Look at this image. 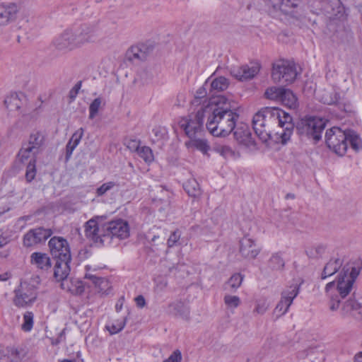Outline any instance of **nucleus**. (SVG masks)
Here are the masks:
<instances>
[{"label": "nucleus", "mask_w": 362, "mask_h": 362, "mask_svg": "<svg viewBox=\"0 0 362 362\" xmlns=\"http://www.w3.org/2000/svg\"><path fill=\"white\" fill-rule=\"evenodd\" d=\"M24 358L23 350L8 346L0 351V362H20Z\"/></svg>", "instance_id": "nucleus-22"}, {"label": "nucleus", "mask_w": 362, "mask_h": 362, "mask_svg": "<svg viewBox=\"0 0 362 362\" xmlns=\"http://www.w3.org/2000/svg\"><path fill=\"white\" fill-rule=\"evenodd\" d=\"M285 266V262L280 252L274 253L268 261V267L273 271H281Z\"/></svg>", "instance_id": "nucleus-32"}, {"label": "nucleus", "mask_w": 362, "mask_h": 362, "mask_svg": "<svg viewBox=\"0 0 362 362\" xmlns=\"http://www.w3.org/2000/svg\"><path fill=\"white\" fill-rule=\"evenodd\" d=\"M153 229H154V228H152V229H151V230H150L146 233V240H147L148 241H149V242H155V241H156V240L157 238H159V236H158V235H155V234H153V235L152 234L153 233L151 232V230H153Z\"/></svg>", "instance_id": "nucleus-60"}, {"label": "nucleus", "mask_w": 362, "mask_h": 362, "mask_svg": "<svg viewBox=\"0 0 362 362\" xmlns=\"http://www.w3.org/2000/svg\"><path fill=\"white\" fill-rule=\"evenodd\" d=\"M23 144L40 153L45 144V136L42 132L33 130L30 134L28 140Z\"/></svg>", "instance_id": "nucleus-21"}, {"label": "nucleus", "mask_w": 362, "mask_h": 362, "mask_svg": "<svg viewBox=\"0 0 362 362\" xmlns=\"http://www.w3.org/2000/svg\"><path fill=\"white\" fill-rule=\"evenodd\" d=\"M39 153L32 148L22 144L21 148L17 154L18 160L23 164H27L25 179L29 182L34 180L36 175L37 156Z\"/></svg>", "instance_id": "nucleus-9"}, {"label": "nucleus", "mask_w": 362, "mask_h": 362, "mask_svg": "<svg viewBox=\"0 0 362 362\" xmlns=\"http://www.w3.org/2000/svg\"><path fill=\"white\" fill-rule=\"evenodd\" d=\"M299 287L297 284H293L281 292V300L274 308V313L277 316H281L288 312L293 300L299 293Z\"/></svg>", "instance_id": "nucleus-11"}, {"label": "nucleus", "mask_w": 362, "mask_h": 362, "mask_svg": "<svg viewBox=\"0 0 362 362\" xmlns=\"http://www.w3.org/2000/svg\"><path fill=\"white\" fill-rule=\"evenodd\" d=\"M341 2L339 0H322V7L325 12L331 13V11H334V6H338V8L340 9Z\"/></svg>", "instance_id": "nucleus-49"}, {"label": "nucleus", "mask_w": 362, "mask_h": 362, "mask_svg": "<svg viewBox=\"0 0 362 362\" xmlns=\"http://www.w3.org/2000/svg\"><path fill=\"white\" fill-rule=\"evenodd\" d=\"M14 294L13 303L18 308H26L32 305L37 297L35 288L27 283H21L14 290Z\"/></svg>", "instance_id": "nucleus-10"}, {"label": "nucleus", "mask_w": 362, "mask_h": 362, "mask_svg": "<svg viewBox=\"0 0 362 362\" xmlns=\"http://www.w3.org/2000/svg\"><path fill=\"white\" fill-rule=\"evenodd\" d=\"M136 151L141 158H142L145 162L151 163L153 160V154L152 150L148 146H136Z\"/></svg>", "instance_id": "nucleus-40"}, {"label": "nucleus", "mask_w": 362, "mask_h": 362, "mask_svg": "<svg viewBox=\"0 0 362 362\" xmlns=\"http://www.w3.org/2000/svg\"><path fill=\"white\" fill-rule=\"evenodd\" d=\"M34 315L32 312L27 311L23 315V322L21 329L25 332H30L33 327Z\"/></svg>", "instance_id": "nucleus-45"}, {"label": "nucleus", "mask_w": 362, "mask_h": 362, "mask_svg": "<svg viewBox=\"0 0 362 362\" xmlns=\"http://www.w3.org/2000/svg\"><path fill=\"white\" fill-rule=\"evenodd\" d=\"M146 47L145 45H139L132 47L129 51V57L130 59L145 60L147 57Z\"/></svg>", "instance_id": "nucleus-33"}, {"label": "nucleus", "mask_w": 362, "mask_h": 362, "mask_svg": "<svg viewBox=\"0 0 362 362\" xmlns=\"http://www.w3.org/2000/svg\"><path fill=\"white\" fill-rule=\"evenodd\" d=\"M224 303L228 308H236L240 305V298L237 296L226 295Z\"/></svg>", "instance_id": "nucleus-48"}, {"label": "nucleus", "mask_w": 362, "mask_h": 362, "mask_svg": "<svg viewBox=\"0 0 362 362\" xmlns=\"http://www.w3.org/2000/svg\"><path fill=\"white\" fill-rule=\"evenodd\" d=\"M116 186H117L116 182L112 181L105 182L95 189V195L97 197L104 196Z\"/></svg>", "instance_id": "nucleus-46"}, {"label": "nucleus", "mask_w": 362, "mask_h": 362, "mask_svg": "<svg viewBox=\"0 0 362 362\" xmlns=\"http://www.w3.org/2000/svg\"><path fill=\"white\" fill-rule=\"evenodd\" d=\"M54 267V277L57 281H60V287L64 291L70 292L72 294H81L83 293V288L78 286L77 288L70 287V284L73 282L71 279L68 278L70 272L69 263L71 259H55Z\"/></svg>", "instance_id": "nucleus-6"}, {"label": "nucleus", "mask_w": 362, "mask_h": 362, "mask_svg": "<svg viewBox=\"0 0 362 362\" xmlns=\"http://www.w3.org/2000/svg\"><path fill=\"white\" fill-rule=\"evenodd\" d=\"M105 102L101 97L94 99L89 105V119L95 118L101 106H105Z\"/></svg>", "instance_id": "nucleus-38"}, {"label": "nucleus", "mask_w": 362, "mask_h": 362, "mask_svg": "<svg viewBox=\"0 0 362 362\" xmlns=\"http://www.w3.org/2000/svg\"><path fill=\"white\" fill-rule=\"evenodd\" d=\"M292 117L288 112L278 107H266L257 112L252 119L253 129L257 136L266 142L271 138L270 126L277 124L281 128L277 132L283 143L289 140L293 129Z\"/></svg>", "instance_id": "nucleus-1"}, {"label": "nucleus", "mask_w": 362, "mask_h": 362, "mask_svg": "<svg viewBox=\"0 0 362 362\" xmlns=\"http://www.w3.org/2000/svg\"><path fill=\"white\" fill-rule=\"evenodd\" d=\"M325 247L322 245L311 247L306 250V255L308 257L316 259L321 257L325 252Z\"/></svg>", "instance_id": "nucleus-42"}, {"label": "nucleus", "mask_w": 362, "mask_h": 362, "mask_svg": "<svg viewBox=\"0 0 362 362\" xmlns=\"http://www.w3.org/2000/svg\"><path fill=\"white\" fill-rule=\"evenodd\" d=\"M325 127V122L316 117H305L298 123L296 129L299 135L314 140L315 142L322 138Z\"/></svg>", "instance_id": "nucleus-5"}, {"label": "nucleus", "mask_w": 362, "mask_h": 362, "mask_svg": "<svg viewBox=\"0 0 362 362\" xmlns=\"http://www.w3.org/2000/svg\"><path fill=\"white\" fill-rule=\"evenodd\" d=\"M286 88L282 87H276L272 86L268 88L265 93L264 95L269 100L279 101L281 100L282 95L284 93Z\"/></svg>", "instance_id": "nucleus-36"}, {"label": "nucleus", "mask_w": 362, "mask_h": 362, "mask_svg": "<svg viewBox=\"0 0 362 362\" xmlns=\"http://www.w3.org/2000/svg\"><path fill=\"white\" fill-rule=\"evenodd\" d=\"M75 40L74 32L66 30L57 36L52 44L56 49L65 53L77 48Z\"/></svg>", "instance_id": "nucleus-15"}, {"label": "nucleus", "mask_w": 362, "mask_h": 362, "mask_svg": "<svg viewBox=\"0 0 362 362\" xmlns=\"http://www.w3.org/2000/svg\"><path fill=\"white\" fill-rule=\"evenodd\" d=\"M48 245L54 259H71L70 247L67 240L62 237H52Z\"/></svg>", "instance_id": "nucleus-12"}, {"label": "nucleus", "mask_w": 362, "mask_h": 362, "mask_svg": "<svg viewBox=\"0 0 362 362\" xmlns=\"http://www.w3.org/2000/svg\"><path fill=\"white\" fill-rule=\"evenodd\" d=\"M243 279L244 275L235 273L230 276L226 284L233 291H235L241 286Z\"/></svg>", "instance_id": "nucleus-43"}, {"label": "nucleus", "mask_w": 362, "mask_h": 362, "mask_svg": "<svg viewBox=\"0 0 362 362\" xmlns=\"http://www.w3.org/2000/svg\"><path fill=\"white\" fill-rule=\"evenodd\" d=\"M269 6L272 7L274 11H286V6L284 4V0H269Z\"/></svg>", "instance_id": "nucleus-52"}, {"label": "nucleus", "mask_w": 362, "mask_h": 362, "mask_svg": "<svg viewBox=\"0 0 362 362\" xmlns=\"http://www.w3.org/2000/svg\"><path fill=\"white\" fill-rule=\"evenodd\" d=\"M342 261L339 258L331 259L324 267L321 274V279L326 278L334 274L341 267Z\"/></svg>", "instance_id": "nucleus-29"}, {"label": "nucleus", "mask_w": 362, "mask_h": 362, "mask_svg": "<svg viewBox=\"0 0 362 362\" xmlns=\"http://www.w3.org/2000/svg\"><path fill=\"white\" fill-rule=\"evenodd\" d=\"M135 302L139 308H144L146 305V300L143 296L139 295L135 298Z\"/></svg>", "instance_id": "nucleus-59"}, {"label": "nucleus", "mask_w": 362, "mask_h": 362, "mask_svg": "<svg viewBox=\"0 0 362 362\" xmlns=\"http://www.w3.org/2000/svg\"><path fill=\"white\" fill-rule=\"evenodd\" d=\"M296 76L297 71L293 62L281 61L273 66L272 77L275 83H291Z\"/></svg>", "instance_id": "nucleus-8"}, {"label": "nucleus", "mask_w": 362, "mask_h": 362, "mask_svg": "<svg viewBox=\"0 0 362 362\" xmlns=\"http://www.w3.org/2000/svg\"><path fill=\"white\" fill-rule=\"evenodd\" d=\"M216 151L226 158L235 156V152L228 146H218L216 148Z\"/></svg>", "instance_id": "nucleus-50"}, {"label": "nucleus", "mask_w": 362, "mask_h": 362, "mask_svg": "<svg viewBox=\"0 0 362 362\" xmlns=\"http://www.w3.org/2000/svg\"><path fill=\"white\" fill-rule=\"evenodd\" d=\"M181 236V233L179 230L173 232L167 241V245L169 247L175 246L179 241Z\"/></svg>", "instance_id": "nucleus-54"}, {"label": "nucleus", "mask_w": 362, "mask_h": 362, "mask_svg": "<svg viewBox=\"0 0 362 362\" xmlns=\"http://www.w3.org/2000/svg\"><path fill=\"white\" fill-rule=\"evenodd\" d=\"M106 233L103 237L117 238L119 239H125L129 235V228L128 223L122 219L112 221L105 225Z\"/></svg>", "instance_id": "nucleus-13"}, {"label": "nucleus", "mask_w": 362, "mask_h": 362, "mask_svg": "<svg viewBox=\"0 0 362 362\" xmlns=\"http://www.w3.org/2000/svg\"><path fill=\"white\" fill-rule=\"evenodd\" d=\"M183 188L189 197L195 199L199 198L202 194L199 185L194 178L187 180L183 184Z\"/></svg>", "instance_id": "nucleus-30"}, {"label": "nucleus", "mask_w": 362, "mask_h": 362, "mask_svg": "<svg viewBox=\"0 0 362 362\" xmlns=\"http://www.w3.org/2000/svg\"><path fill=\"white\" fill-rule=\"evenodd\" d=\"M10 241V235L7 231L0 230V247L6 245Z\"/></svg>", "instance_id": "nucleus-57"}, {"label": "nucleus", "mask_w": 362, "mask_h": 362, "mask_svg": "<svg viewBox=\"0 0 362 362\" xmlns=\"http://www.w3.org/2000/svg\"><path fill=\"white\" fill-rule=\"evenodd\" d=\"M86 278L92 281L93 284L95 285L97 292L102 294L108 293L111 286L107 279L98 277L92 274H86Z\"/></svg>", "instance_id": "nucleus-28"}, {"label": "nucleus", "mask_w": 362, "mask_h": 362, "mask_svg": "<svg viewBox=\"0 0 362 362\" xmlns=\"http://www.w3.org/2000/svg\"><path fill=\"white\" fill-rule=\"evenodd\" d=\"M168 286V281L166 279L163 277H158L155 279V286L154 290L156 292H162Z\"/></svg>", "instance_id": "nucleus-53"}, {"label": "nucleus", "mask_w": 362, "mask_h": 362, "mask_svg": "<svg viewBox=\"0 0 362 362\" xmlns=\"http://www.w3.org/2000/svg\"><path fill=\"white\" fill-rule=\"evenodd\" d=\"M124 297H121L117 302L116 305H115V310L119 313L122 310V308H123V305H124Z\"/></svg>", "instance_id": "nucleus-61"}, {"label": "nucleus", "mask_w": 362, "mask_h": 362, "mask_svg": "<svg viewBox=\"0 0 362 362\" xmlns=\"http://www.w3.org/2000/svg\"><path fill=\"white\" fill-rule=\"evenodd\" d=\"M52 234L51 229L42 227L30 230L23 237V245L25 247H32L45 242Z\"/></svg>", "instance_id": "nucleus-14"}, {"label": "nucleus", "mask_w": 362, "mask_h": 362, "mask_svg": "<svg viewBox=\"0 0 362 362\" xmlns=\"http://www.w3.org/2000/svg\"><path fill=\"white\" fill-rule=\"evenodd\" d=\"M85 233L86 237L90 238L94 242H103L102 236L103 234L100 233V229L96 221L90 219L85 224Z\"/></svg>", "instance_id": "nucleus-25"}, {"label": "nucleus", "mask_w": 362, "mask_h": 362, "mask_svg": "<svg viewBox=\"0 0 362 362\" xmlns=\"http://www.w3.org/2000/svg\"><path fill=\"white\" fill-rule=\"evenodd\" d=\"M153 132L156 137V139H163L165 134V130L164 129H161L160 127H156L153 129Z\"/></svg>", "instance_id": "nucleus-58"}, {"label": "nucleus", "mask_w": 362, "mask_h": 362, "mask_svg": "<svg viewBox=\"0 0 362 362\" xmlns=\"http://www.w3.org/2000/svg\"><path fill=\"white\" fill-rule=\"evenodd\" d=\"M127 323V317L118 319L112 321V322L106 325V329L110 333V334H115L121 332L125 327Z\"/></svg>", "instance_id": "nucleus-35"}, {"label": "nucleus", "mask_w": 362, "mask_h": 362, "mask_svg": "<svg viewBox=\"0 0 362 362\" xmlns=\"http://www.w3.org/2000/svg\"><path fill=\"white\" fill-rule=\"evenodd\" d=\"M259 63H251L250 66L244 65L240 67H233L230 74L238 80L243 81L253 78L259 72Z\"/></svg>", "instance_id": "nucleus-17"}, {"label": "nucleus", "mask_w": 362, "mask_h": 362, "mask_svg": "<svg viewBox=\"0 0 362 362\" xmlns=\"http://www.w3.org/2000/svg\"><path fill=\"white\" fill-rule=\"evenodd\" d=\"M354 362H362V352H360L355 356Z\"/></svg>", "instance_id": "nucleus-64"}, {"label": "nucleus", "mask_w": 362, "mask_h": 362, "mask_svg": "<svg viewBox=\"0 0 362 362\" xmlns=\"http://www.w3.org/2000/svg\"><path fill=\"white\" fill-rule=\"evenodd\" d=\"M96 38V32L93 27L85 25L78 32L74 33L77 48L86 43L93 42Z\"/></svg>", "instance_id": "nucleus-20"}, {"label": "nucleus", "mask_w": 362, "mask_h": 362, "mask_svg": "<svg viewBox=\"0 0 362 362\" xmlns=\"http://www.w3.org/2000/svg\"><path fill=\"white\" fill-rule=\"evenodd\" d=\"M228 86V81L223 76L214 78L211 83V90L223 91Z\"/></svg>", "instance_id": "nucleus-39"}, {"label": "nucleus", "mask_w": 362, "mask_h": 362, "mask_svg": "<svg viewBox=\"0 0 362 362\" xmlns=\"http://www.w3.org/2000/svg\"><path fill=\"white\" fill-rule=\"evenodd\" d=\"M4 105L10 112L18 111L21 107L22 102L17 93H11L7 95L4 100Z\"/></svg>", "instance_id": "nucleus-31"}, {"label": "nucleus", "mask_w": 362, "mask_h": 362, "mask_svg": "<svg viewBox=\"0 0 362 362\" xmlns=\"http://www.w3.org/2000/svg\"><path fill=\"white\" fill-rule=\"evenodd\" d=\"M233 134L235 139L240 144L247 146L252 144L251 133L245 124L235 127Z\"/></svg>", "instance_id": "nucleus-23"}, {"label": "nucleus", "mask_w": 362, "mask_h": 362, "mask_svg": "<svg viewBox=\"0 0 362 362\" xmlns=\"http://www.w3.org/2000/svg\"><path fill=\"white\" fill-rule=\"evenodd\" d=\"M339 97L337 93H325L320 98V100L327 105H333L339 101Z\"/></svg>", "instance_id": "nucleus-47"}, {"label": "nucleus", "mask_w": 362, "mask_h": 362, "mask_svg": "<svg viewBox=\"0 0 362 362\" xmlns=\"http://www.w3.org/2000/svg\"><path fill=\"white\" fill-rule=\"evenodd\" d=\"M284 4L286 6V11H283V13L291 14L292 10L300 4V0H284Z\"/></svg>", "instance_id": "nucleus-51"}, {"label": "nucleus", "mask_w": 362, "mask_h": 362, "mask_svg": "<svg viewBox=\"0 0 362 362\" xmlns=\"http://www.w3.org/2000/svg\"><path fill=\"white\" fill-rule=\"evenodd\" d=\"M185 145L187 148H195L204 154H206L210 150V146L207 140L202 138V136L191 138L185 143Z\"/></svg>", "instance_id": "nucleus-27"}, {"label": "nucleus", "mask_w": 362, "mask_h": 362, "mask_svg": "<svg viewBox=\"0 0 362 362\" xmlns=\"http://www.w3.org/2000/svg\"><path fill=\"white\" fill-rule=\"evenodd\" d=\"M205 108L209 110L206 127L212 135L226 136L234 130L239 115L232 110L228 99L223 96L214 98Z\"/></svg>", "instance_id": "nucleus-2"}, {"label": "nucleus", "mask_w": 362, "mask_h": 362, "mask_svg": "<svg viewBox=\"0 0 362 362\" xmlns=\"http://www.w3.org/2000/svg\"><path fill=\"white\" fill-rule=\"evenodd\" d=\"M346 132L349 133L348 144H350L353 149L358 151L362 147L361 139L354 131L348 130Z\"/></svg>", "instance_id": "nucleus-41"}, {"label": "nucleus", "mask_w": 362, "mask_h": 362, "mask_svg": "<svg viewBox=\"0 0 362 362\" xmlns=\"http://www.w3.org/2000/svg\"><path fill=\"white\" fill-rule=\"evenodd\" d=\"M348 135L346 131L334 127L327 130L325 141L328 148L339 156H344L348 148Z\"/></svg>", "instance_id": "nucleus-7"}, {"label": "nucleus", "mask_w": 362, "mask_h": 362, "mask_svg": "<svg viewBox=\"0 0 362 362\" xmlns=\"http://www.w3.org/2000/svg\"><path fill=\"white\" fill-rule=\"evenodd\" d=\"M10 277H11V275L7 272L1 274H0V281H7Z\"/></svg>", "instance_id": "nucleus-63"}, {"label": "nucleus", "mask_w": 362, "mask_h": 362, "mask_svg": "<svg viewBox=\"0 0 362 362\" xmlns=\"http://www.w3.org/2000/svg\"><path fill=\"white\" fill-rule=\"evenodd\" d=\"M208 110L202 107L196 113H191L179 122L181 129L189 139L204 135V118L206 117Z\"/></svg>", "instance_id": "nucleus-4"}, {"label": "nucleus", "mask_w": 362, "mask_h": 362, "mask_svg": "<svg viewBox=\"0 0 362 362\" xmlns=\"http://www.w3.org/2000/svg\"><path fill=\"white\" fill-rule=\"evenodd\" d=\"M84 134L83 128H79L71 136L66 146V160L71 158L74 150L79 144Z\"/></svg>", "instance_id": "nucleus-26"}, {"label": "nucleus", "mask_w": 362, "mask_h": 362, "mask_svg": "<svg viewBox=\"0 0 362 362\" xmlns=\"http://www.w3.org/2000/svg\"><path fill=\"white\" fill-rule=\"evenodd\" d=\"M358 271L354 267H344L335 281L325 286L326 296L329 298V309L335 311L339 308L341 300L346 298L353 290Z\"/></svg>", "instance_id": "nucleus-3"}, {"label": "nucleus", "mask_w": 362, "mask_h": 362, "mask_svg": "<svg viewBox=\"0 0 362 362\" xmlns=\"http://www.w3.org/2000/svg\"><path fill=\"white\" fill-rule=\"evenodd\" d=\"M269 308V303L267 298L260 297L255 300L254 314L264 315Z\"/></svg>", "instance_id": "nucleus-37"}, {"label": "nucleus", "mask_w": 362, "mask_h": 362, "mask_svg": "<svg viewBox=\"0 0 362 362\" xmlns=\"http://www.w3.org/2000/svg\"><path fill=\"white\" fill-rule=\"evenodd\" d=\"M182 358L180 351H174L168 358L164 360L163 362H181Z\"/></svg>", "instance_id": "nucleus-56"}, {"label": "nucleus", "mask_w": 362, "mask_h": 362, "mask_svg": "<svg viewBox=\"0 0 362 362\" xmlns=\"http://www.w3.org/2000/svg\"><path fill=\"white\" fill-rule=\"evenodd\" d=\"M358 308H360V306L357 302L354 300H347L342 305L341 315L344 316L347 315Z\"/></svg>", "instance_id": "nucleus-44"}, {"label": "nucleus", "mask_w": 362, "mask_h": 362, "mask_svg": "<svg viewBox=\"0 0 362 362\" xmlns=\"http://www.w3.org/2000/svg\"><path fill=\"white\" fill-rule=\"evenodd\" d=\"M30 262L37 268L42 270H47L52 266L49 256L42 252H33L30 256Z\"/></svg>", "instance_id": "nucleus-24"}, {"label": "nucleus", "mask_w": 362, "mask_h": 362, "mask_svg": "<svg viewBox=\"0 0 362 362\" xmlns=\"http://www.w3.org/2000/svg\"><path fill=\"white\" fill-rule=\"evenodd\" d=\"M261 248L252 238L245 236L240 240L239 252L245 259H253L259 254Z\"/></svg>", "instance_id": "nucleus-16"}, {"label": "nucleus", "mask_w": 362, "mask_h": 362, "mask_svg": "<svg viewBox=\"0 0 362 362\" xmlns=\"http://www.w3.org/2000/svg\"><path fill=\"white\" fill-rule=\"evenodd\" d=\"M71 281L73 282L72 284H70V287H72V288H77L78 286H81L82 288H83V285H82V283L78 280H72L71 279ZM84 291V288H83V291Z\"/></svg>", "instance_id": "nucleus-62"}, {"label": "nucleus", "mask_w": 362, "mask_h": 362, "mask_svg": "<svg viewBox=\"0 0 362 362\" xmlns=\"http://www.w3.org/2000/svg\"><path fill=\"white\" fill-rule=\"evenodd\" d=\"M18 9L13 3L0 4V28L13 22L17 17Z\"/></svg>", "instance_id": "nucleus-18"}, {"label": "nucleus", "mask_w": 362, "mask_h": 362, "mask_svg": "<svg viewBox=\"0 0 362 362\" xmlns=\"http://www.w3.org/2000/svg\"><path fill=\"white\" fill-rule=\"evenodd\" d=\"M167 312L170 315L180 317L185 320H189V308L182 300H177L170 303L168 305Z\"/></svg>", "instance_id": "nucleus-19"}, {"label": "nucleus", "mask_w": 362, "mask_h": 362, "mask_svg": "<svg viewBox=\"0 0 362 362\" xmlns=\"http://www.w3.org/2000/svg\"><path fill=\"white\" fill-rule=\"evenodd\" d=\"M206 84H207V81H206V83H204V86L200 87L197 90L193 103H198L199 100H202L206 96V88L205 87L206 86Z\"/></svg>", "instance_id": "nucleus-55"}, {"label": "nucleus", "mask_w": 362, "mask_h": 362, "mask_svg": "<svg viewBox=\"0 0 362 362\" xmlns=\"http://www.w3.org/2000/svg\"><path fill=\"white\" fill-rule=\"evenodd\" d=\"M280 102L290 109H295L298 106V100L294 93L289 89H286L282 95Z\"/></svg>", "instance_id": "nucleus-34"}]
</instances>
